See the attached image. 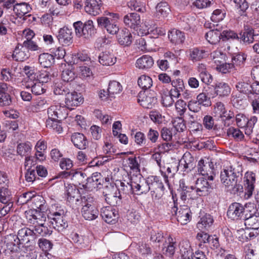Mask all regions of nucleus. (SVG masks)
<instances>
[{"label": "nucleus", "instance_id": "64", "mask_svg": "<svg viewBox=\"0 0 259 259\" xmlns=\"http://www.w3.org/2000/svg\"><path fill=\"white\" fill-rule=\"evenodd\" d=\"M203 124L204 127L208 130H214L216 127L213 118L209 115H205L203 117Z\"/></svg>", "mask_w": 259, "mask_h": 259}, {"label": "nucleus", "instance_id": "5", "mask_svg": "<svg viewBox=\"0 0 259 259\" xmlns=\"http://www.w3.org/2000/svg\"><path fill=\"white\" fill-rule=\"evenodd\" d=\"M198 174L207 178H213L215 176V171L213 162L208 158L201 159L198 163Z\"/></svg>", "mask_w": 259, "mask_h": 259}, {"label": "nucleus", "instance_id": "7", "mask_svg": "<svg viewBox=\"0 0 259 259\" xmlns=\"http://www.w3.org/2000/svg\"><path fill=\"white\" fill-rule=\"evenodd\" d=\"M46 211L29 209L25 211L27 223L32 225L45 224L46 221Z\"/></svg>", "mask_w": 259, "mask_h": 259}, {"label": "nucleus", "instance_id": "21", "mask_svg": "<svg viewBox=\"0 0 259 259\" xmlns=\"http://www.w3.org/2000/svg\"><path fill=\"white\" fill-rule=\"evenodd\" d=\"M214 91L216 96L224 98L229 96L231 94V88L226 82H217L214 85Z\"/></svg>", "mask_w": 259, "mask_h": 259}, {"label": "nucleus", "instance_id": "26", "mask_svg": "<svg viewBox=\"0 0 259 259\" xmlns=\"http://www.w3.org/2000/svg\"><path fill=\"white\" fill-rule=\"evenodd\" d=\"M98 60L99 63L103 66H112L116 62V57L108 51L100 53L98 56Z\"/></svg>", "mask_w": 259, "mask_h": 259}, {"label": "nucleus", "instance_id": "56", "mask_svg": "<svg viewBox=\"0 0 259 259\" xmlns=\"http://www.w3.org/2000/svg\"><path fill=\"white\" fill-rule=\"evenodd\" d=\"M66 211L65 207L61 206L59 204H54L51 206L49 210L48 217L55 215H61L62 214H66Z\"/></svg>", "mask_w": 259, "mask_h": 259}, {"label": "nucleus", "instance_id": "50", "mask_svg": "<svg viewBox=\"0 0 259 259\" xmlns=\"http://www.w3.org/2000/svg\"><path fill=\"white\" fill-rule=\"evenodd\" d=\"M255 179H246L244 181L245 197L249 198L252 195L254 189Z\"/></svg>", "mask_w": 259, "mask_h": 259}, {"label": "nucleus", "instance_id": "55", "mask_svg": "<svg viewBox=\"0 0 259 259\" xmlns=\"http://www.w3.org/2000/svg\"><path fill=\"white\" fill-rule=\"evenodd\" d=\"M227 134L229 136H232L237 141H242L244 138L242 132L237 128L233 126L230 127L227 130Z\"/></svg>", "mask_w": 259, "mask_h": 259}, {"label": "nucleus", "instance_id": "36", "mask_svg": "<svg viewBox=\"0 0 259 259\" xmlns=\"http://www.w3.org/2000/svg\"><path fill=\"white\" fill-rule=\"evenodd\" d=\"M176 245V239L172 238L170 235H169L166 238L163 243L164 248H165V253L167 255L172 256L175 252Z\"/></svg>", "mask_w": 259, "mask_h": 259}, {"label": "nucleus", "instance_id": "44", "mask_svg": "<svg viewBox=\"0 0 259 259\" xmlns=\"http://www.w3.org/2000/svg\"><path fill=\"white\" fill-rule=\"evenodd\" d=\"M244 252L245 259H259V249H254L251 244L244 246Z\"/></svg>", "mask_w": 259, "mask_h": 259}, {"label": "nucleus", "instance_id": "63", "mask_svg": "<svg viewBox=\"0 0 259 259\" xmlns=\"http://www.w3.org/2000/svg\"><path fill=\"white\" fill-rule=\"evenodd\" d=\"M151 120L156 124H161L164 120V116L156 110L151 111L149 113Z\"/></svg>", "mask_w": 259, "mask_h": 259}, {"label": "nucleus", "instance_id": "48", "mask_svg": "<svg viewBox=\"0 0 259 259\" xmlns=\"http://www.w3.org/2000/svg\"><path fill=\"white\" fill-rule=\"evenodd\" d=\"M251 84L249 82V80L245 78L238 81L236 84L237 90L240 93L247 94L250 92Z\"/></svg>", "mask_w": 259, "mask_h": 259}, {"label": "nucleus", "instance_id": "58", "mask_svg": "<svg viewBox=\"0 0 259 259\" xmlns=\"http://www.w3.org/2000/svg\"><path fill=\"white\" fill-rule=\"evenodd\" d=\"M127 5L132 10L136 11L141 13L146 12V8L144 5L141 2H137L136 0L131 1L128 3Z\"/></svg>", "mask_w": 259, "mask_h": 259}, {"label": "nucleus", "instance_id": "47", "mask_svg": "<svg viewBox=\"0 0 259 259\" xmlns=\"http://www.w3.org/2000/svg\"><path fill=\"white\" fill-rule=\"evenodd\" d=\"M152 83L153 81L151 78L145 74L140 76L138 79L139 86L145 90L150 88L152 85Z\"/></svg>", "mask_w": 259, "mask_h": 259}, {"label": "nucleus", "instance_id": "54", "mask_svg": "<svg viewBox=\"0 0 259 259\" xmlns=\"http://www.w3.org/2000/svg\"><path fill=\"white\" fill-rule=\"evenodd\" d=\"M37 244L43 252H48L53 246V244L51 241L44 238L38 240Z\"/></svg>", "mask_w": 259, "mask_h": 259}, {"label": "nucleus", "instance_id": "1", "mask_svg": "<svg viewBox=\"0 0 259 259\" xmlns=\"http://www.w3.org/2000/svg\"><path fill=\"white\" fill-rule=\"evenodd\" d=\"M106 16L98 18L97 21L99 26L104 28L110 34H116L119 30L117 22L119 19V15L117 13H106Z\"/></svg>", "mask_w": 259, "mask_h": 259}, {"label": "nucleus", "instance_id": "3", "mask_svg": "<svg viewBox=\"0 0 259 259\" xmlns=\"http://www.w3.org/2000/svg\"><path fill=\"white\" fill-rule=\"evenodd\" d=\"M172 199L173 200L174 206L171 207V212L175 214L177 217V221L181 225H186L190 222L191 215V210L187 205H181L179 208L177 207V198L176 194L172 193Z\"/></svg>", "mask_w": 259, "mask_h": 259}, {"label": "nucleus", "instance_id": "31", "mask_svg": "<svg viewBox=\"0 0 259 259\" xmlns=\"http://www.w3.org/2000/svg\"><path fill=\"white\" fill-rule=\"evenodd\" d=\"M32 8L30 5L25 2L18 3L14 7V13L19 18H21L27 13L30 12Z\"/></svg>", "mask_w": 259, "mask_h": 259}, {"label": "nucleus", "instance_id": "41", "mask_svg": "<svg viewBox=\"0 0 259 259\" xmlns=\"http://www.w3.org/2000/svg\"><path fill=\"white\" fill-rule=\"evenodd\" d=\"M122 90L121 84L115 80L110 81L108 84V96L111 98H114V96L119 94Z\"/></svg>", "mask_w": 259, "mask_h": 259}, {"label": "nucleus", "instance_id": "23", "mask_svg": "<svg viewBox=\"0 0 259 259\" xmlns=\"http://www.w3.org/2000/svg\"><path fill=\"white\" fill-rule=\"evenodd\" d=\"M181 259H191L193 254V250L188 240H182L179 244Z\"/></svg>", "mask_w": 259, "mask_h": 259}, {"label": "nucleus", "instance_id": "6", "mask_svg": "<svg viewBox=\"0 0 259 259\" xmlns=\"http://www.w3.org/2000/svg\"><path fill=\"white\" fill-rule=\"evenodd\" d=\"M106 201L111 205H119L121 203V195L116 187H107L103 192Z\"/></svg>", "mask_w": 259, "mask_h": 259}, {"label": "nucleus", "instance_id": "8", "mask_svg": "<svg viewBox=\"0 0 259 259\" xmlns=\"http://www.w3.org/2000/svg\"><path fill=\"white\" fill-rule=\"evenodd\" d=\"M248 212H251V210L247 209V207L245 208L241 204L235 202L229 206L227 215L233 220L243 219L245 214Z\"/></svg>", "mask_w": 259, "mask_h": 259}, {"label": "nucleus", "instance_id": "30", "mask_svg": "<svg viewBox=\"0 0 259 259\" xmlns=\"http://www.w3.org/2000/svg\"><path fill=\"white\" fill-rule=\"evenodd\" d=\"M128 164L131 170L129 173L130 178L134 177L141 178L139 164L136 157H131L128 158Z\"/></svg>", "mask_w": 259, "mask_h": 259}, {"label": "nucleus", "instance_id": "32", "mask_svg": "<svg viewBox=\"0 0 259 259\" xmlns=\"http://www.w3.org/2000/svg\"><path fill=\"white\" fill-rule=\"evenodd\" d=\"M222 183L227 187V190L232 194L242 192V186L237 183L236 179H223Z\"/></svg>", "mask_w": 259, "mask_h": 259}, {"label": "nucleus", "instance_id": "13", "mask_svg": "<svg viewBox=\"0 0 259 259\" xmlns=\"http://www.w3.org/2000/svg\"><path fill=\"white\" fill-rule=\"evenodd\" d=\"M48 119H58L65 118L66 113L65 107L60 104L51 106L48 109Z\"/></svg>", "mask_w": 259, "mask_h": 259}, {"label": "nucleus", "instance_id": "27", "mask_svg": "<svg viewBox=\"0 0 259 259\" xmlns=\"http://www.w3.org/2000/svg\"><path fill=\"white\" fill-rule=\"evenodd\" d=\"M117 38L119 44L123 46H128L132 42V35L130 30L123 28L118 31Z\"/></svg>", "mask_w": 259, "mask_h": 259}, {"label": "nucleus", "instance_id": "10", "mask_svg": "<svg viewBox=\"0 0 259 259\" xmlns=\"http://www.w3.org/2000/svg\"><path fill=\"white\" fill-rule=\"evenodd\" d=\"M101 215L108 224H115L118 218L117 211L111 206L102 207L101 209Z\"/></svg>", "mask_w": 259, "mask_h": 259}, {"label": "nucleus", "instance_id": "62", "mask_svg": "<svg viewBox=\"0 0 259 259\" xmlns=\"http://www.w3.org/2000/svg\"><path fill=\"white\" fill-rule=\"evenodd\" d=\"M69 92V90L67 86L61 83H56L54 88V93L56 95L66 96Z\"/></svg>", "mask_w": 259, "mask_h": 259}, {"label": "nucleus", "instance_id": "43", "mask_svg": "<svg viewBox=\"0 0 259 259\" xmlns=\"http://www.w3.org/2000/svg\"><path fill=\"white\" fill-rule=\"evenodd\" d=\"M33 235L32 230L24 227L20 229L17 233V237L24 244H28L30 242L29 237Z\"/></svg>", "mask_w": 259, "mask_h": 259}, {"label": "nucleus", "instance_id": "25", "mask_svg": "<svg viewBox=\"0 0 259 259\" xmlns=\"http://www.w3.org/2000/svg\"><path fill=\"white\" fill-rule=\"evenodd\" d=\"M129 182H126V188L127 191L129 190H133L135 191H141V193H143L144 191L146 190H149L151 189L150 186H149V182L145 181V179H144L145 184L141 183V181H140V183H137L136 182H132L131 180L132 179H128Z\"/></svg>", "mask_w": 259, "mask_h": 259}, {"label": "nucleus", "instance_id": "42", "mask_svg": "<svg viewBox=\"0 0 259 259\" xmlns=\"http://www.w3.org/2000/svg\"><path fill=\"white\" fill-rule=\"evenodd\" d=\"M38 61L42 67L48 68L54 64V58L51 54L42 53L39 56Z\"/></svg>", "mask_w": 259, "mask_h": 259}, {"label": "nucleus", "instance_id": "59", "mask_svg": "<svg viewBox=\"0 0 259 259\" xmlns=\"http://www.w3.org/2000/svg\"><path fill=\"white\" fill-rule=\"evenodd\" d=\"M32 196H33V192H32L23 193L18 196L17 203L19 205H23L27 203H30Z\"/></svg>", "mask_w": 259, "mask_h": 259}, {"label": "nucleus", "instance_id": "53", "mask_svg": "<svg viewBox=\"0 0 259 259\" xmlns=\"http://www.w3.org/2000/svg\"><path fill=\"white\" fill-rule=\"evenodd\" d=\"M208 179H197L196 181V186L197 192H205L210 187V186L207 181ZM212 180L213 179H209Z\"/></svg>", "mask_w": 259, "mask_h": 259}, {"label": "nucleus", "instance_id": "22", "mask_svg": "<svg viewBox=\"0 0 259 259\" xmlns=\"http://www.w3.org/2000/svg\"><path fill=\"white\" fill-rule=\"evenodd\" d=\"M71 142L74 146L79 149H85L88 146L87 138L82 134L75 133L71 137Z\"/></svg>", "mask_w": 259, "mask_h": 259}, {"label": "nucleus", "instance_id": "16", "mask_svg": "<svg viewBox=\"0 0 259 259\" xmlns=\"http://www.w3.org/2000/svg\"><path fill=\"white\" fill-rule=\"evenodd\" d=\"M142 30V35H146L150 34L153 37H157L159 35L165 34L164 30L156 27L155 25H151L149 22L146 21L144 22Z\"/></svg>", "mask_w": 259, "mask_h": 259}, {"label": "nucleus", "instance_id": "39", "mask_svg": "<svg viewBox=\"0 0 259 259\" xmlns=\"http://www.w3.org/2000/svg\"><path fill=\"white\" fill-rule=\"evenodd\" d=\"M155 9L156 13L163 18L167 17L171 12L169 5L165 1L158 3Z\"/></svg>", "mask_w": 259, "mask_h": 259}, {"label": "nucleus", "instance_id": "52", "mask_svg": "<svg viewBox=\"0 0 259 259\" xmlns=\"http://www.w3.org/2000/svg\"><path fill=\"white\" fill-rule=\"evenodd\" d=\"M11 200V194L8 188L0 186V201L4 204H8Z\"/></svg>", "mask_w": 259, "mask_h": 259}, {"label": "nucleus", "instance_id": "24", "mask_svg": "<svg viewBox=\"0 0 259 259\" xmlns=\"http://www.w3.org/2000/svg\"><path fill=\"white\" fill-rule=\"evenodd\" d=\"M29 203H31L30 205L32 208V209L42 211L47 210L46 200L41 195H36L33 193V196L32 197Z\"/></svg>", "mask_w": 259, "mask_h": 259}, {"label": "nucleus", "instance_id": "15", "mask_svg": "<svg viewBox=\"0 0 259 259\" xmlns=\"http://www.w3.org/2000/svg\"><path fill=\"white\" fill-rule=\"evenodd\" d=\"M189 59L196 62L204 59L208 56V52L203 47H195L189 50Z\"/></svg>", "mask_w": 259, "mask_h": 259}, {"label": "nucleus", "instance_id": "12", "mask_svg": "<svg viewBox=\"0 0 259 259\" xmlns=\"http://www.w3.org/2000/svg\"><path fill=\"white\" fill-rule=\"evenodd\" d=\"M60 44L63 46H69L73 42L72 31L71 29L64 27L60 29L57 35Z\"/></svg>", "mask_w": 259, "mask_h": 259}, {"label": "nucleus", "instance_id": "40", "mask_svg": "<svg viewBox=\"0 0 259 259\" xmlns=\"http://www.w3.org/2000/svg\"><path fill=\"white\" fill-rule=\"evenodd\" d=\"M62 119H48L46 121V127L54 132L61 133L63 131V127L61 125Z\"/></svg>", "mask_w": 259, "mask_h": 259}, {"label": "nucleus", "instance_id": "17", "mask_svg": "<svg viewBox=\"0 0 259 259\" xmlns=\"http://www.w3.org/2000/svg\"><path fill=\"white\" fill-rule=\"evenodd\" d=\"M124 24L132 29H137L141 24V18L139 14L136 13H130L123 17Z\"/></svg>", "mask_w": 259, "mask_h": 259}, {"label": "nucleus", "instance_id": "61", "mask_svg": "<svg viewBox=\"0 0 259 259\" xmlns=\"http://www.w3.org/2000/svg\"><path fill=\"white\" fill-rule=\"evenodd\" d=\"M210 57L214 61V62L218 64V63H221L224 61L226 55L221 50H217L211 53Z\"/></svg>", "mask_w": 259, "mask_h": 259}, {"label": "nucleus", "instance_id": "57", "mask_svg": "<svg viewBox=\"0 0 259 259\" xmlns=\"http://www.w3.org/2000/svg\"><path fill=\"white\" fill-rule=\"evenodd\" d=\"M44 225L45 224L42 225H34V229L32 230V231H33V235H39L41 236H46L49 234V231L48 227Z\"/></svg>", "mask_w": 259, "mask_h": 259}, {"label": "nucleus", "instance_id": "19", "mask_svg": "<svg viewBox=\"0 0 259 259\" xmlns=\"http://www.w3.org/2000/svg\"><path fill=\"white\" fill-rule=\"evenodd\" d=\"M153 58L149 55H144L136 60L135 66L139 69L148 70L153 66Z\"/></svg>", "mask_w": 259, "mask_h": 259}, {"label": "nucleus", "instance_id": "37", "mask_svg": "<svg viewBox=\"0 0 259 259\" xmlns=\"http://www.w3.org/2000/svg\"><path fill=\"white\" fill-rule=\"evenodd\" d=\"M96 32L93 22L92 20H88L84 23V26L81 34V37L89 38Z\"/></svg>", "mask_w": 259, "mask_h": 259}, {"label": "nucleus", "instance_id": "33", "mask_svg": "<svg viewBox=\"0 0 259 259\" xmlns=\"http://www.w3.org/2000/svg\"><path fill=\"white\" fill-rule=\"evenodd\" d=\"M194 158L189 152L185 153L179 162V166L184 171L190 170L194 167Z\"/></svg>", "mask_w": 259, "mask_h": 259}, {"label": "nucleus", "instance_id": "60", "mask_svg": "<svg viewBox=\"0 0 259 259\" xmlns=\"http://www.w3.org/2000/svg\"><path fill=\"white\" fill-rule=\"evenodd\" d=\"M226 16V12L224 10L216 9L213 11L211 16V20L214 22H219L222 21Z\"/></svg>", "mask_w": 259, "mask_h": 259}, {"label": "nucleus", "instance_id": "14", "mask_svg": "<svg viewBox=\"0 0 259 259\" xmlns=\"http://www.w3.org/2000/svg\"><path fill=\"white\" fill-rule=\"evenodd\" d=\"M83 98L80 94L76 92L70 93L69 92L66 96L65 103L68 108H72L74 107L78 106L83 103Z\"/></svg>", "mask_w": 259, "mask_h": 259}, {"label": "nucleus", "instance_id": "29", "mask_svg": "<svg viewBox=\"0 0 259 259\" xmlns=\"http://www.w3.org/2000/svg\"><path fill=\"white\" fill-rule=\"evenodd\" d=\"M244 225L247 228L257 229L259 228V216L253 213L245 214L243 217Z\"/></svg>", "mask_w": 259, "mask_h": 259}, {"label": "nucleus", "instance_id": "34", "mask_svg": "<svg viewBox=\"0 0 259 259\" xmlns=\"http://www.w3.org/2000/svg\"><path fill=\"white\" fill-rule=\"evenodd\" d=\"M29 57L28 50H26L22 45L16 47L12 54L13 58L16 61H24Z\"/></svg>", "mask_w": 259, "mask_h": 259}, {"label": "nucleus", "instance_id": "51", "mask_svg": "<svg viewBox=\"0 0 259 259\" xmlns=\"http://www.w3.org/2000/svg\"><path fill=\"white\" fill-rule=\"evenodd\" d=\"M241 174L239 171H235L234 168L230 166L223 169L221 172V178H238Z\"/></svg>", "mask_w": 259, "mask_h": 259}, {"label": "nucleus", "instance_id": "49", "mask_svg": "<svg viewBox=\"0 0 259 259\" xmlns=\"http://www.w3.org/2000/svg\"><path fill=\"white\" fill-rule=\"evenodd\" d=\"M257 117L255 116H251L249 119L248 118L246 125L244 127V132L245 134L249 138H250L253 133L254 125L257 122Z\"/></svg>", "mask_w": 259, "mask_h": 259}, {"label": "nucleus", "instance_id": "28", "mask_svg": "<svg viewBox=\"0 0 259 259\" xmlns=\"http://www.w3.org/2000/svg\"><path fill=\"white\" fill-rule=\"evenodd\" d=\"M168 37L170 42L175 45L182 44L185 40L184 32L176 29L168 31Z\"/></svg>", "mask_w": 259, "mask_h": 259}, {"label": "nucleus", "instance_id": "2", "mask_svg": "<svg viewBox=\"0 0 259 259\" xmlns=\"http://www.w3.org/2000/svg\"><path fill=\"white\" fill-rule=\"evenodd\" d=\"M80 206H82L81 214L87 220L92 221L96 219L99 214L96 207L95 198L91 195L83 196Z\"/></svg>", "mask_w": 259, "mask_h": 259}, {"label": "nucleus", "instance_id": "45", "mask_svg": "<svg viewBox=\"0 0 259 259\" xmlns=\"http://www.w3.org/2000/svg\"><path fill=\"white\" fill-rule=\"evenodd\" d=\"M32 145L29 142L19 144L17 147V153L21 156H26L30 153Z\"/></svg>", "mask_w": 259, "mask_h": 259}, {"label": "nucleus", "instance_id": "18", "mask_svg": "<svg viewBox=\"0 0 259 259\" xmlns=\"http://www.w3.org/2000/svg\"><path fill=\"white\" fill-rule=\"evenodd\" d=\"M138 102L145 108L151 109L157 102V99L152 94L140 93L138 96Z\"/></svg>", "mask_w": 259, "mask_h": 259}, {"label": "nucleus", "instance_id": "11", "mask_svg": "<svg viewBox=\"0 0 259 259\" xmlns=\"http://www.w3.org/2000/svg\"><path fill=\"white\" fill-rule=\"evenodd\" d=\"M103 3L101 0H85L84 10L93 16H97L102 13Z\"/></svg>", "mask_w": 259, "mask_h": 259}, {"label": "nucleus", "instance_id": "35", "mask_svg": "<svg viewBox=\"0 0 259 259\" xmlns=\"http://www.w3.org/2000/svg\"><path fill=\"white\" fill-rule=\"evenodd\" d=\"M213 223L212 217L209 214H205L200 217L197 227L199 230H208Z\"/></svg>", "mask_w": 259, "mask_h": 259}, {"label": "nucleus", "instance_id": "4", "mask_svg": "<svg viewBox=\"0 0 259 259\" xmlns=\"http://www.w3.org/2000/svg\"><path fill=\"white\" fill-rule=\"evenodd\" d=\"M67 201L73 209H77L81 203L83 196L80 195L79 191L75 186L69 184L66 186Z\"/></svg>", "mask_w": 259, "mask_h": 259}, {"label": "nucleus", "instance_id": "20", "mask_svg": "<svg viewBox=\"0 0 259 259\" xmlns=\"http://www.w3.org/2000/svg\"><path fill=\"white\" fill-rule=\"evenodd\" d=\"M26 88H31L32 93L36 95H39L46 92V85L36 80L28 79L25 85Z\"/></svg>", "mask_w": 259, "mask_h": 259}, {"label": "nucleus", "instance_id": "9", "mask_svg": "<svg viewBox=\"0 0 259 259\" xmlns=\"http://www.w3.org/2000/svg\"><path fill=\"white\" fill-rule=\"evenodd\" d=\"M212 114L215 117L221 118L226 120H230L234 117L233 112L229 111L228 112L225 105L221 102H218L213 105Z\"/></svg>", "mask_w": 259, "mask_h": 259}, {"label": "nucleus", "instance_id": "38", "mask_svg": "<svg viewBox=\"0 0 259 259\" xmlns=\"http://www.w3.org/2000/svg\"><path fill=\"white\" fill-rule=\"evenodd\" d=\"M221 32L217 30H210L205 33V37L207 41L210 44L215 45L218 44L222 38Z\"/></svg>", "mask_w": 259, "mask_h": 259}, {"label": "nucleus", "instance_id": "46", "mask_svg": "<svg viewBox=\"0 0 259 259\" xmlns=\"http://www.w3.org/2000/svg\"><path fill=\"white\" fill-rule=\"evenodd\" d=\"M10 241L8 243L10 245H12V250L14 251H23L25 252V250L23 249L24 245L23 243H22L21 241L17 236H11L10 235Z\"/></svg>", "mask_w": 259, "mask_h": 259}]
</instances>
